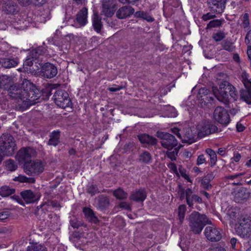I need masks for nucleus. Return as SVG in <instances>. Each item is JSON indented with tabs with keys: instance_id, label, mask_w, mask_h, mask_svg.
I'll list each match as a JSON object with an SVG mask.
<instances>
[{
	"instance_id": "1",
	"label": "nucleus",
	"mask_w": 251,
	"mask_h": 251,
	"mask_svg": "<svg viewBox=\"0 0 251 251\" xmlns=\"http://www.w3.org/2000/svg\"><path fill=\"white\" fill-rule=\"evenodd\" d=\"M24 89L16 84L11 85L8 90L9 96L17 100V103L22 110L31 105L40 102L41 92L32 83L26 79L23 81Z\"/></svg>"
},
{
	"instance_id": "2",
	"label": "nucleus",
	"mask_w": 251,
	"mask_h": 251,
	"mask_svg": "<svg viewBox=\"0 0 251 251\" xmlns=\"http://www.w3.org/2000/svg\"><path fill=\"white\" fill-rule=\"evenodd\" d=\"M188 221L190 230L195 234L201 233L203 227L211 223L205 214L197 211H193L191 213L189 216Z\"/></svg>"
},
{
	"instance_id": "3",
	"label": "nucleus",
	"mask_w": 251,
	"mask_h": 251,
	"mask_svg": "<svg viewBox=\"0 0 251 251\" xmlns=\"http://www.w3.org/2000/svg\"><path fill=\"white\" fill-rule=\"evenodd\" d=\"M16 150L14 137L10 134H3L0 137V163L4 155H12Z\"/></svg>"
},
{
	"instance_id": "4",
	"label": "nucleus",
	"mask_w": 251,
	"mask_h": 251,
	"mask_svg": "<svg viewBox=\"0 0 251 251\" xmlns=\"http://www.w3.org/2000/svg\"><path fill=\"white\" fill-rule=\"evenodd\" d=\"M177 194L179 199L181 201L185 199L188 206L191 208H194L195 203H201L202 199L198 195L195 194L191 188L185 190L181 185H178Z\"/></svg>"
},
{
	"instance_id": "5",
	"label": "nucleus",
	"mask_w": 251,
	"mask_h": 251,
	"mask_svg": "<svg viewBox=\"0 0 251 251\" xmlns=\"http://www.w3.org/2000/svg\"><path fill=\"white\" fill-rule=\"evenodd\" d=\"M212 91L215 97L220 101L223 102L225 104H227L229 102L228 92L231 89H233V86L227 81L222 82L219 86V89L216 86H213Z\"/></svg>"
},
{
	"instance_id": "6",
	"label": "nucleus",
	"mask_w": 251,
	"mask_h": 251,
	"mask_svg": "<svg viewBox=\"0 0 251 251\" xmlns=\"http://www.w3.org/2000/svg\"><path fill=\"white\" fill-rule=\"evenodd\" d=\"M0 61L1 66L6 69L16 67L19 62L17 57H13L10 49L0 50Z\"/></svg>"
},
{
	"instance_id": "7",
	"label": "nucleus",
	"mask_w": 251,
	"mask_h": 251,
	"mask_svg": "<svg viewBox=\"0 0 251 251\" xmlns=\"http://www.w3.org/2000/svg\"><path fill=\"white\" fill-rule=\"evenodd\" d=\"M44 169L42 162L39 160L27 161L24 164L25 172L29 176L39 175L43 172Z\"/></svg>"
},
{
	"instance_id": "8",
	"label": "nucleus",
	"mask_w": 251,
	"mask_h": 251,
	"mask_svg": "<svg viewBox=\"0 0 251 251\" xmlns=\"http://www.w3.org/2000/svg\"><path fill=\"white\" fill-rule=\"evenodd\" d=\"M156 136L161 140L160 143L161 146L168 150H172L174 148L177 146V140L174 135L170 133L157 131L156 132Z\"/></svg>"
},
{
	"instance_id": "9",
	"label": "nucleus",
	"mask_w": 251,
	"mask_h": 251,
	"mask_svg": "<svg viewBox=\"0 0 251 251\" xmlns=\"http://www.w3.org/2000/svg\"><path fill=\"white\" fill-rule=\"evenodd\" d=\"M218 129L217 126L207 120L200 122L196 127L197 135L200 138L215 133Z\"/></svg>"
},
{
	"instance_id": "10",
	"label": "nucleus",
	"mask_w": 251,
	"mask_h": 251,
	"mask_svg": "<svg viewBox=\"0 0 251 251\" xmlns=\"http://www.w3.org/2000/svg\"><path fill=\"white\" fill-rule=\"evenodd\" d=\"M235 229L241 237L248 238L251 235V220L248 218H242L236 225Z\"/></svg>"
},
{
	"instance_id": "11",
	"label": "nucleus",
	"mask_w": 251,
	"mask_h": 251,
	"mask_svg": "<svg viewBox=\"0 0 251 251\" xmlns=\"http://www.w3.org/2000/svg\"><path fill=\"white\" fill-rule=\"evenodd\" d=\"M53 98L56 104L62 108L69 107L72 105L69 94L64 90H56Z\"/></svg>"
},
{
	"instance_id": "12",
	"label": "nucleus",
	"mask_w": 251,
	"mask_h": 251,
	"mask_svg": "<svg viewBox=\"0 0 251 251\" xmlns=\"http://www.w3.org/2000/svg\"><path fill=\"white\" fill-rule=\"evenodd\" d=\"M39 64L41 67L40 75L44 78H52L57 74V69L54 64L49 62Z\"/></svg>"
},
{
	"instance_id": "13",
	"label": "nucleus",
	"mask_w": 251,
	"mask_h": 251,
	"mask_svg": "<svg viewBox=\"0 0 251 251\" xmlns=\"http://www.w3.org/2000/svg\"><path fill=\"white\" fill-rule=\"evenodd\" d=\"M213 116L215 121L222 125L227 126L230 122L229 114L222 106H218L215 108Z\"/></svg>"
},
{
	"instance_id": "14",
	"label": "nucleus",
	"mask_w": 251,
	"mask_h": 251,
	"mask_svg": "<svg viewBox=\"0 0 251 251\" xmlns=\"http://www.w3.org/2000/svg\"><path fill=\"white\" fill-rule=\"evenodd\" d=\"M204 233L206 238L212 242L219 241L222 237L221 230L215 226H206Z\"/></svg>"
},
{
	"instance_id": "15",
	"label": "nucleus",
	"mask_w": 251,
	"mask_h": 251,
	"mask_svg": "<svg viewBox=\"0 0 251 251\" xmlns=\"http://www.w3.org/2000/svg\"><path fill=\"white\" fill-rule=\"evenodd\" d=\"M20 195L26 203H34L37 201L41 197V194L36 191L26 190L22 191Z\"/></svg>"
},
{
	"instance_id": "16",
	"label": "nucleus",
	"mask_w": 251,
	"mask_h": 251,
	"mask_svg": "<svg viewBox=\"0 0 251 251\" xmlns=\"http://www.w3.org/2000/svg\"><path fill=\"white\" fill-rule=\"evenodd\" d=\"M35 154V150L30 147L21 148L17 154V157L20 162H26Z\"/></svg>"
},
{
	"instance_id": "17",
	"label": "nucleus",
	"mask_w": 251,
	"mask_h": 251,
	"mask_svg": "<svg viewBox=\"0 0 251 251\" xmlns=\"http://www.w3.org/2000/svg\"><path fill=\"white\" fill-rule=\"evenodd\" d=\"M210 10L217 13L223 12L226 3V0H207Z\"/></svg>"
},
{
	"instance_id": "18",
	"label": "nucleus",
	"mask_w": 251,
	"mask_h": 251,
	"mask_svg": "<svg viewBox=\"0 0 251 251\" xmlns=\"http://www.w3.org/2000/svg\"><path fill=\"white\" fill-rule=\"evenodd\" d=\"M88 10L86 7H83L76 14L75 24L72 25L76 27L84 26L87 23Z\"/></svg>"
},
{
	"instance_id": "19",
	"label": "nucleus",
	"mask_w": 251,
	"mask_h": 251,
	"mask_svg": "<svg viewBox=\"0 0 251 251\" xmlns=\"http://www.w3.org/2000/svg\"><path fill=\"white\" fill-rule=\"evenodd\" d=\"M181 135H183V138H181L183 142L191 143L195 141L197 131L194 127L193 128L187 127L183 129Z\"/></svg>"
},
{
	"instance_id": "20",
	"label": "nucleus",
	"mask_w": 251,
	"mask_h": 251,
	"mask_svg": "<svg viewBox=\"0 0 251 251\" xmlns=\"http://www.w3.org/2000/svg\"><path fill=\"white\" fill-rule=\"evenodd\" d=\"M138 139L144 147L153 146L157 144V139L146 133L140 134L137 135Z\"/></svg>"
},
{
	"instance_id": "21",
	"label": "nucleus",
	"mask_w": 251,
	"mask_h": 251,
	"mask_svg": "<svg viewBox=\"0 0 251 251\" xmlns=\"http://www.w3.org/2000/svg\"><path fill=\"white\" fill-rule=\"evenodd\" d=\"M134 11V9L130 6H123L116 11V16L119 19H125L130 17Z\"/></svg>"
},
{
	"instance_id": "22",
	"label": "nucleus",
	"mask_w": 251,
	"mask_h": 251,
	"mask_svg": "<svg viewBox=\"0 0 251 251\" xmlns=\"http://www.w3.org/2000/svg\"><path fill=\"white\" fill-rule=\"evenodd\" d=\"M147 198V193L145 189L140 188L132 192L130 196V200L137 202H143Z\"/></svg>"
},
{
	"instance_id": "23",
	"label": "nucleus",
	"mask_w": 251,
	"mask_h": 251,
	"mask_svg": "<svg viewBox=\"0 0 251 251\" xmlns=\"http://www.w3.org/2000/svg\"><path fill=\"white\" fill-rule=\"evenodd\" d=\"M82 212L85 218L91 223L98 224L100 221L95 215L94 211L90 208L84 207Z\"/></svg>"
},
{
	"instance_id": "24",
	"label": "nucleus",
	"mask_w": 251,
	"mask_h": 251,
	"mask_svg": "<svg viewBox=\"0 0 251 251\" xmlns=\"http://www.w3.org/2000/svg\"><path fill=\"white\" fill-rule=\"evenodd\" d=\"M97 206L100 210L107 209L110 205L109 198L104 195H99L97 199Z\"/></svg>"
},
{
	"instance_id": "25",
	"label": "nucleus",
	"mask_w": 251,
	"mask_h": 251,
	"mask_svg": "<svg viewBox=\"0 0 251 251\" xmlns=\"http://www.w3.org/2000/svg\"><path fill=\"white\" fill-rule=\"evenodd\" d=\"M240 100L248 104H251V86L245 87V89L240 90Z\"/></svg>"
},
{
	"instance_id": "26",
	"label": "nucleus",
	"mask_w": 251,
	"mask_h": 251,
	"mask_svg": "<svg viewBox=\"0 0 251 251\" xmlns=\"http://www.w3.org/2000/svg\"><path fill=\"white\" fill-rule=\"evenodd\" d=\"M47 50L45 47L40 46L38 48L32 50L30 52V56L34 59L35 60H37L40 56L43 55L46 51Z\"/></svg>"
},
{
	"instance_id": "27",
	"label": "nucleus",
	"mask_w": 251,
	"mask_h": 251,
	"mask_svg": "<svg viewBox=\"0 0 251 251\" xmlns=\"http://www.w3.org/2000/svg\"><path fill=\"white\" fill-rule=\"evenodd\" d=\"M54 88L51 84H48L45 88L40 90L42 96L40 98V101L42 100H47L51 94V92L54 90Z\"/></svg>"
},
{
	"instance_id": "28",
	"label": "nucleus",
	"mask_w": 251,
	"mask_h": 251,
	"mask_svg": "<svg viewBox=\"0 0 251 251\" xmlns=\"http://www.w3.org/2000/svg\"><path fill=\"white\" fill-rule=\"evenodd\" d=\"M250 196L249 191L246 188H240L236 194V199L238 200V202L241 200H247Z\"/></svg>"
},
{
	"instance_id": "29",
	"label": "nucleus",
	"mask_w": 251,
	"mask_h": 251,
	"mask_svg": "<svg viewBox=\"0 0 251 251\" xmlns=\"http://www.w3.org/2000/svg\"><path fill=\"white\" fill-rule=\"evenodd\" d=\"M60 131H54L50 135V138L48 141V144L50 146H56L59 143Z\"/></svg>"
},
{
	"instance_id": "30",
	"label": "nucleus",
	"mask_w": 251,
	"mask_h": 251,
	"mask_svg": "<svg viewBox=\"0 0 251 251\" xmlns=\"http://www.w3.org/2000/svg\"><path fill=\"white\" fill-rule=\"evenodd\" d=\"M134 17L143 19L148 22H152L154 21V19L149 13L144 11H137L134 14Z\"/></svg>"
},
{
	"instance_id": "31",
	"label": "nucleus",
	"mask_w": 251,
	"mask_h": 251,
	"mask_svg": "<svg viewBox=\"0 0 251 251\" xmlns=\"http://www.w3.org/2000/svg\"><path fill=\"white\" fill-rule=\"evenodd\" d=\"M93 26L97 33H100L101 32L102 27L101 19L97 15H95L93 19Z\"/></svg>"
},
{
	"instance_id": "32",
	"label": "nucleus",
	"mask_w": 251,
	"mask_h": 251,
	"mask_svg": "<svg viewBox=\"0 0 251 251\" xmlns=\"http://www.w3.org/2000/svg\"><path fill=\"white\" fill-rule=\"evenodd\" d=\"M205 152L210 157V162L209 163L211 167L216 165L217 161V154L214 151L211 149H207L205 150Z\"/></svg>"
},
{
	"instance_id": "33",
	"label": "nucleus",
	"mask_w": 251,
	"mask_h": 251,
	"mask_svg": "<svg viewBox=\"0 0 251 251\" xmlns=\"http://www.w3.org/2000/svg\"><path fill=\"white\" fill-rule=\"evenodd\" d=\"M15 192V190L10 188L9 186L4 185L0 187V196L2 197H8L13 194Z\"/></svg>"
},
{
	"instance_id": "34",
	"label": "nucleus",
	"mask_w": 251,
	"mask_h": 251,
	"mask_svg": "<svg viewBox=\"0 0 251 251\" xmlns=\"http://www.w3.org/2000/svg\"><path fill=\"white\" fill-rule=\"evenodd\" d=\"M86 193L90 194L91 196L95 195L97 193H99L100 191L99 190L98 186L93 183H88L86 186Z\"/></svg>"
},
{
	"instance_id": "35",
	"label": "nucleus",
	"mask_w": 251,
	"mask_h": 251,
	"mask_svg": "<svg viewBox=\"0 0 251 251\" xmlns=\"http://www.w3.org/2000/svg\"><path fill=\"white\" fill-rule=\"evenodd\" d=\"M221 46L224 50L228 51H233L235 49L233 43L228 39L223 40L221 42Z\"/></svg>"
},
{
	"instance_id": "36",
	"label": "nucleus",
	"mask_w": 251,
	"mask_h": 251,
	"mask_svg": "<svg viewBox=\"0 0 251 251\" xmlns=\"http://www.w3.org/2000/svg\"><path fill=\"white\" fill-rule=\"evenodd\" d=\"M4 164H5L6 169L10 172L15 171L18 168L17 163L11 159L6 160L4 161Z\"/></svg>"
},
{
	"instance_id": "37",
	"label": "nucleus",
	"mask_w": 251,
	"mask_h": 251,
	"mask_svg": "<svg viewBox=\"0 0 251 251\" xmlns=\"http://www.w3.org/2000/svg\"><path fill=\"white\" fill-rule=\"evenodd\" d=\"M139 160L143 163L149 164L152 161L151 154L148 151H145L140 154Z\"/></svg>"
},
{
	"instance_id": "38",
	"label": "nucleus",
	"mask_w": 251,
	"mask_h": 251,
	"mask_svg": "<svg viewBox=\"0 0 251 251\" xmlns=\"http://www.w3.org/2000/svg\"><path fill=\"white\" fill-rule=\"evenodd\" d=\"M180 148V146H178L174 148V150L172 151H169L170 150H168L166 152V155L172 161L176 160V156L178 155V153Z\"/></svg>"
},
{
	"instance_id": "39",
	"label": "nucleus",
	"mask_w": 251,
	"mask_h": 251,
	"mask_svg": "<svg viewBox=\"0 0 251 251\" xmlns=\"http://www.w3.org/2000/svg\"><path fill=\"white\" fill-rule=\"evenodd\" d=\"M26 251H47V249L41 244H34L28 246Z\"/></svg>"
},
{
	"instance_id": "40",
	"label": "nucleus",
	"mask_w": 251,
	"mask_h": 251,
	"mask_svg": "<svg viewBox=\"0 0 251 251\" xmlns=\"http://www.w3.org/2000/svg\"><path fill=\"white\" fill-rule=\"evenodd\" d=\"M116 10V7L115 5H113L111 6H107V7L102 9V13L107 17H112L115 11Z\"/></svg>"
},
{
	"instance_id": "41",
	"label": "nucleus",
	"mask_w": 251,
	"mask_h": 251,
	"mask_svg": "<svg viewBox=\"0 0 251 251\" xmlns=\"http://www.w3.org/2000/svg\"><path fill=\"white\" fill-rule=\"evenodd\" d=\"M113 195L118 199L124 200L127 198V194L121 188L114 191Z\"/></svg>"
},
{
	"instance_id": "42",
	"label": "nucleus",
	"mask_w": 251,
	"mask_h": 251,
	"mask_svg": "<svg viewBox=\"0 0 251 251\" xmlns=\"http://www.w3.org/2000/svg\"><path fill=\"white\" fill-rule=\"evenodd\" d=\"M5 10L9 14H15L18 12L17 6L11 3L6 4Z\"/></svg>"
},
{
	"instance_id": "43",
	"label": "nucleus",
	"mask_w": 251,
	"mask_h": 251,
	"mask_svg": "<svg viewBox=\"0 0 251 251\" xmlns=\"http://www.w3.org/2000/svg\"><path fill=\"white\" fill-rule=\"evenodd\" d=\"M70 224L74 228H78L80 226H86L82 222L78 221L75 216H72L70 220Z\"/></svg>"
},
{
	"instance_id": "44",
	"label": "nucleus",
	"mask_w": 251,
	"mask_h": 251,
	"mask_svg": "<svg viewBox=\"0 0 251 251\" xmlns=\"http://www.w3.org/2000/svg\"><path fill=\"white\" fill-rule=\"evenodd\" d=\"M186 211V206L185 204H181L179 206L178 208V215L181 223H182L184 219Z\"/></svg>"
},
{
	"instance_id": "45",
	"label": "nucleus",
	"mask_w": 251,
	"mask_h": 251,
	"mask_svg": "<svg viewBox=\"0 0 251 251\" xmlns=\"http://www.w3.org/2000/svg\"><path fill=\"white\" fill-rule=\"evenodd\" d=\"M203 96V98L198 100L199 102L201 104L202 107L207 106L209 103H211V101L213 100V98L211 96V95Z\"/></svg>"
},
{
	"instance_id": "46",
	"label": "nucleus",
	"mask_w": 251,
	"mask_h": 251,
	"mask_svg": "<svg viewBox=\"0 0 251 251\" xmlns=\"http://www.w3.org/2000/svg\"><path fill=\"white\" fill-rule=\"evenodd\" d=\"M15 180H18L20 182H27L33 183L35 182V179L33 177H27L25 176L20 175L17 179Z\"/></svg>"
},
{
	"instance_id": "47",
	"label": "nucleus",
	"mask_w": 251,
	"mask_h": 251,
	"mask_svg": "<svg viewBox=\"0 0 251 251\" xmlns=\"http://www.w3.org/2000/svg\"><path fill=\"white\" fill-rule=\"evenodd\" d=\"M224 20H213L211 21L207 25V28H211L213 27H219L221 25Z\"/></svg>"
},
{
	"instance_id": "48",
	"label": "nucleus",
	"mask_w": 251,
	"mask_h": 251,
	"mask_svg": "<svg viewBox=\"0 0 251 251\" xmlns=\"http://www.w3.org/2000/svg\"><path fill=\"white\" fill-rule=\"evenodd\" d=\"M226 37V34L223 31H219L213 33L212 37L216 42H219L224 39Z\"/></svg>"
},
{
	"instance_id": "49",
	"label": "nucleus",
	"mask_w": 251,
	"mask_h": 251,
	"mask_svg": "<svg viewBox=\"0 0 251 251\" xmlns=\"http://www.w3.org/2000/svg\"><path fill=\"white\" fill-rule=\"evenodd\" d=\"M209 95H211L210 91L209 90L206 89L205 88H201L200 89L199 91L197 97L199 100L200 99L203 98V96H208Z\"/></svg>"
},
{
	"instance_id": "50",
	"label": "nucleus",
	"mask_w": 251,
	"mask_h": 251,
	"mask_svg": "<svg viewBox=\"0 0 251 251\" xmlns=\"http://www.w3.org/2000/svg\"><path fill=\"white\" fill-rule=\"evenodd\" d=\"M241 80L245 87L251 86V81L248 79V75L246 72L242 73Z\"/></svg>"
},
{
	"instance_id": "51",
	"label": "nucleus",
	"mask_w": 251,
	"mask_h": 251,
	"mask_svg": "<svg viewBox=\"0 0 251 251\" xmlns=\"http://www.w3.org/2000/svg\"><path fill=\"white\" fill-rule=\"evenodd\" d=\"M210 181L203 177L201 181V186L205 190H209L212 188V185Z\"/></svg>"
},
{
	"instance_id": "52",
	"label": "nucleus",
	"mask_w": 251,
	"mask_h": 251,
	"mask_svg": "<svg viewBox=\"0 0 251 251\" xmlns=\"http://www.w3.org/2000/svg\"><path fill=\"white\" fill-rule=\"evenodd\" d=\"M35 61L34 59H32V57L30 56V54L27 56L26 60L24 62L23 66L24 67L25 66H29L30 67H32L33 64V61Z\"/></svg>"
},
{
	"instance_id": "53",
	"label": "nucleus",
	"mask_w": 251,
	"mask_h": 251,
	"mask_svg": "<svg viewBox=\"0 0 251 251\" xmlns=\"http://www.w3.org/2000/svg\"><path fill=\"white\" fill-rule=\"evenodd\" d=\"M245 41L248 48H251V30H250L246 34Z\"/></svg>"
},
{
	"instance_id": "54",
	"label": "nucleus",
	"mask_w": 251,
	"mask_h": 251,
	"mask_svg": "<svg viewBox=\"0 0 251 251\" xmlns=\"http://www.w3.org/2000/svg\"><path fill=\"white\" fill-rule=\"evenodd\" d=\"M10 215V212L8 210H5L0 212V220L3 221L6 219Z\"/></svg>"
},
{
	"instance_id": "55",
	"label": "nucleus",
	"mask_w": 251,
	"mask_h": 251,
	"mask_svg": "<svg viewBox=\"0 0 251 251\" xmlns=\"http://www.w3.org/2000/svg\"><path fill=\"white\" fill-rule=\"evenodd\" d=\"M119 207L122 209H124L128 211H130L131 210V207L129 204L125 201L121 202L120 203Z\"/></svg>"
},
{
	"instance_id": "56",
	"label": "nucleus",
	"mask_w": 251,
	"mask_h": 251,
	"mask_svg": "<svg viewBox=\"0 0 251 251\" xmlns=\"http://www.w3.org/2000/svg\"><path fill=\"white\" fill-rule=\"evenodd\" d=\"M102 9L107 7V6H113V0H101Z\"/></svg>"
},
{
	"instance_id": "57",
	"label": "nucleus",
	"mask_w": 251,
	"mask_h": 251,
	"mask_svg": "<svg viewBox=\"0 0 251 251\" xmlns=\"http://www.w3.org/2000/svg\"><path fill=\"white\" fill-rule=\"evenodd\" d=\"M215 17H216V15L215 14L211 13H208L206 14L203 15L202 16V19L203 21H206L211 19L214 18Z\"/></svg>"
},
{
	"instance_id": "58",
	"label": "nucleus",
	"mask_w": 251,
	"mask_h": 251,
	"mask_svg": "<svg viewBox=\"0 0 251 251\" xmlns=\"http://www.w3.org/2000/svg\"><path fill=\"white\" fill-rule=\"evenodd\" d=\"M249 17L248 13H245L243 16V25L245 28L248 27L250 24Z\"/></svg>"
},
{
	"instance_id": "59",
	"label": "nucleus",
	"mask_w": 251,
	"mask_h": 251,
	"mask_svg": "<svg viewBox=\"0 0 251 251\" xmlns=\"http://www.w3.org/2000/svg\"><path fill=\"white\" fill-rule=\"evenodd\" d=\"M168 167L170 169H171L173 172V173L176 175H178L177 167L174 163L170 162L168 164Z\"/></svg>"
},
{
	"instance_id": "60",
	"label": "nucleus",
	"mask_w": 251,
	"mask_h": 251,
	"mask_svg": "<svg viewBox=\"0 0 251 251\" xmlns=\"http://www.w3.org/2000/svg\"><path fill=\"white\" fill-rule=\"evenodd\" d=\"M206 162V159L204 157L203 154H201L198 156L197 160V164L198 165H201Z\"/></svg>"
},
{
	"instance_id": "61",
	"label": "nucleus",
	"mask_w": 251,
	"mask_h": 251,
	"mask_svg": "<svg viewBox=\"0 0 251 251\" xmlns=\"http://www.w3.org/2000/svg\"><path fill=\"white\" fill-rule=\"evenodd\" d=\"M244 175V173H239V174H237L236 175H229V176H226V178L227 179H231V180H233L234 179H235V178H240V176H243Z\"/></svg>"
},
{
	"instance_id": "62",
	"label": "nucleus",
	"mask_w": 251,
	"mask_h": 251,
	"mask_svg": "<svg viewBox=\"0 0 251 251\" xmlns=\"http://www.w3.org/2000/svg\"><path fill=\"white\" fill-rule=\"evenodd\" d=\"M230 95L234 100H236L237 97V91L235 90V88L233 86V89H231L230 92H228V96Z\"/></svg>"
},
{
	"instance_id": "63",
	"label": "nucleus",
	"mask_w": 251,
	"mask_h": 251,
	"mask_svg": "<svg viewBox=\"0 0 251 251\" xmlns=\"http://www.w3.org/2000/svg\"><path fill=\"white\" fill-rule=\"evenodd\" d=\"M123 89L122 86L115 85V86L109 87L108 90L110 92H116Z\"/></svg>"
},
{
	"instance_id": "64",
	"label": "nucleus",
	"mask_w": 251,
	"mask_h": 251,
	"mask_svg": "<svg viewBox=\"0 0 251 251\" xmlns=\"http://www.w3.org/2000/svg\"><path fill=\"white\" fill-rule=\"evenodd\" d=\"M209 251H226V250L221 247V246H217L213 247V248L209 250Z\"/></svg>"
}]
</instances>
